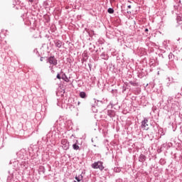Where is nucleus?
I'll list each match as a JSON object with an SVG mask.
<instances>
[{
	"instance_id": "nucleus-16",
	"label": "nucleus",
	"mask_w": 182,
	"mask_h": 182,
	"mask_svg": "<svg viewBox=\"0 0 182 182\" xmlns=\"http://www.w3.org/2000/svg\"><path fill=\"white\" fill-rule=\"evenodd\" d=\"M40 60H41V62H43V57H41V58H40Z\"/></svg>"
},
{
	"instance_id": "nucleus-23",
	"label": "nucleus",
	"mask_w": 182,
	"mask_h": 182,
	"mask_svg": "<svg viewBox=\"0 0 182 182\" xmlns=\"http://www.w3.org/2000/svg\"><path fill=\"white\" fill-rule=\"evenodd\" d=\"M115 171H118V169H115Z\"/></svg>"
},
{
	"instance_id": "nucleus-12",
	"label": "nucleus",
	"mask_w": 182,
	"mask_h": 182,
	"mask_svg": "<svg viewBox=\"0 0 182 182\" xmlns=\"http://www.w3.org/2000/svg\"><path fill=\"white\" fill-rule=\"evenodd\" d=\"M107 12L108 14H114V10L112 8H109Z\"/></svg>"
},
{
	"instance_id": "nucleus-6",
	"label": "nucleus",
	"mask_w": 182,
	"mask_h": 182,
	"mask_svg": "<svg viewBox=\"0 0 182 182\" xmlns=\"http://www.w3.org/2000/svg\"><path fill=\"white\" fill-rule=\"evenodd\" d=\"M75 182H83V176L82 175H78L77 176H75Z\"/></svg>"
},
{
	"instance_id": "nucleus-8",
	"label": "nucleus",
	"mask_w": 182,
	"mask_h": 182,
	"mask_svg": "<svg viewBox=\"0 0 182 182\" xmlns=\"http://www.w3.org/2000/svg\"><path fill=\"white\" fill-rule=\"evenodd\" d=\"M73 150H79L80 149V147L79 146V145H77V143H75L73 145Z\"/></svg>"
},
{
	"instance_id": "nucleus-14",
	"label": "nucleus",
	"mask_w": 182,
	"mask_h": 182,
	"mask_svg": "<svg viewBox=\"0 0 182 182\" xmlns=\"http://www.w3.org/2000/svg\"><path fill=\"white\" fill-rule=\"evenodd\" d=\"M56 77H57V79H61V77H60V74L58 73V74L57 75Z\"/></svg>"
},
{
	"instance_id": "nucleus-4",
	"label": "nucleus",
	"mask_w": 182,
	"mask_h": 182,
	"mask_svg": "<svg viewBox=\"0 0 182 182\" xmlns=\"http://www.w3.org/2000/svg\"><path fill=\"white\" fill-rule=\"evenodd\" d=\"M147 123H149V119H147V118H144V119L141 122V129H144V130H149V128H147L149 124H147Z\"/></svg>"
},
{
	"instance_id": "nucleus-1",
	"label": "nucleus",
	"mask_w": 182,
	"mask_h": 182,
	"mask_svg": "<svg viewBox=\"0 0 182 182\" xmlns=\"http://www.w3.org/2000/svg\"><path fill=\"white\" fill-rule=\"evenodd\" d=\"M46 63H49V69L51 71V73H55V70H53V66H56L58 65V60L55 56H50L46 60Z\"/></svg>"
},
{
	"instance_id": "nucleus-2",
	"label": "nucleus",
	"mask_w": 182,
	"mask_h": 182,
	"mask_svg": "<svg viewBox=\"0 0 182 182\" xmlns=\"http://www.w3.org/2000/svg\"><path fill=\"white\" fill-rule=\"evenodd\" d=\"M91 166L92 168H95V169L99 168L100 170H101V171L105 168V167L103 166V162L102 161L95 162L91 165Z\"/></svg>"
},
{
	"instance_id": "nucleus-18",
	"label": "nucleus",
	"mask_w": 182,
	"mask_h": 182,
	"mask_svg": "<svg viewBox=\"0 0 182 182\" xmlns=\"http://www.w3.org/2000/svg\"><path fill=\"white\" fill-rule=\"evenodd\" d=\"M145 32H149V28H146Z\"/></svg>"
},
{
	"instance_id": "nucleus-17",
	"label": "nucleus",
	"mask_w": 182,
	"mask_h": 182,
	"mask_svg": "<svg viewBox=\"0 0 182 182\" xmlns=\"http://www.w3.org/2000/svg\"><path fill=\"white\" fill-rule=\"evenodd\" d=\"M127 8H129V9L132 8V6L131 5H129L128 6H127Z\"/></svg>"
},
{
	"instance_id": "nucleus-19",
	"label": "nucleus",
	"mask_w": 182,
	"mask_h": 182,
	"mask_svg": "<svg viewBox=\"0 0 182 182\" xmlns=\"http://www.w3.org/2000/svg\"><path fill=\"white\" fill-rule=\"evenodd\" d=\"M35 0H28V1H30V2H33Z\"/></svg>"
},
{
	"instance_id": "nucleus-25",
	"label": "nucleus",
	"mask_w": 182,
	"mask_h": 182,
	"mask_svg": "<svg viewBox=\"0 0 182 182\" xmlns=\"http://www.w3.org/2000/svg\"><path fill=\"white\" fill-rule=\"evenodd\" d=\"M101 56H105V55L102 54V55H101Z\"/></svg>"
},
{
	"instance_id": "nucleus-5",
	"label": "nucleus",
	"mask_w": 182,
	"mask_h": 182,
	"mask_svg": "<svg viewBox=\"0 0 182 182\" xmlns=\"http://www.w3.org/2000/svg\"><path fill=\"white\" fill-rule=\"evenodd\" d=\"M54 43L55 45V48H62V42L60 40H55Z\"/></svg>"
},
{
	"instance_id": "nucleus-7",
	"label": "nucleus",
	"mask_w": 182,
	"mask_h": 182,
	"mask_svg": "<svg viewBox=\"0 0 182 182\" xmlns=\"http://www.w3.org/2000/svg\"><path fill=\"white\" fill-rule=\"evenodd\" d=\"M145 160H146V156L143 154H141L139 158V161H140L141 163H143V161H144Z\"/></svg>"
},
{
	"instance_id": "nucleus-22",
	"label": "nucleus",
	"mask_w": 182,
	"mask_h": 182,
	"mask_svg": "<svg viewBox=\"0 0 182 182\" xmlns=\"http://www.w3.org/2000/svg\"><path fill=\"white\" fill-rule=\"evenodd\" d=\"M79 105H80V102H77V105L79 106Z\"/></svg>"
},
{
	"instance_id": "nucleus-11",
	"label": "nucleus",
	"mask_w": 182,
	"mask_h": 182,
	"mask_svg": "<svg viewBox=\"0 0 182 182\" xmlns=\"http://www.w3.org/2000/svg\"><path fill=\"white\" fill-rule=\"evenodd\" d=\"M173 81V78H170V77H168L167 79H166V82H168V83H167V86H170V82H172Z\"/></svg>"
},
{
	"instance_id": "nucleus-3",
	"label": "nucleus",
	"mask_w": 182,
	"mask_h": 182,
	"mask_svg": "<svg viewBox=\"0 0 182 182\" xmlns=\"http://www.w3.org/2000/svg\"><path fill=\"white\" fill-rule=\"evenodd\" d=\"M61 146L63 150H68L69 149V142L67 139L61 140Z\"/></svg>"
},
{
	"instance_id": "nucleus-24",
	"label": "nucleus",
	"mask_w": 182,
	"mask_h": 182,
	"mask_svg": "<svg viewBox=\"0 0 182 182\" xmlns=\"http://www.w3.org/2000/svg\"><path fill=\"white\" fill-rule=\"evenodd\" d=\"M115 171H118V169H115Z\"/></svg>"
},
{
	"instance_id": "nucleus-21",
	"label": "nucleus",
	"mask_w": 182,
	"mask_h": 182,
	"mask_svg": "<svg viewBox=\"0 0 182 182\" xmlns=\"http://www.w3.org/2000/svg\"><path fill=\"white\" fill-rule=\"evenodd\" d=\"M97 103H99V102H100V103H102V101L97 100Z\"/></svg>"
},
{
	"instance_id": "nucleus-9",
	"label": "nucleus",
	"mask_w": 182,
	"mask_h": 182,
	"mask_svg": "<svg viewBox=\"0 0 182 182\" xmlns=\"http://www.w3.org/2000/svg\"><path fill=\"white\" fill-rule=\"evenodd\" d=\"M80 97L82 99H86V92H80Z\"/></svg>"
},
{
	"instance_id": "nucleus-20",
	"label": "nucleus",
	"mask_w": 182,
	"mask_h": 182,
	"mask_svg": "<svg viewBox=\"0 0 182 182\" xmlns=\"http://www.w3.org/2000/svg\"><path fill=\"white\" fill-rule=\"evenodd\" d=\"M171 99H172L171 97H168V100H171Z\"/></svg>"
},
{
	"instance_id": "nucleus-10",
	"label": "nucleus",
	"mask_w": 182,
	"mask_h": 182,
	"mask_svg": "<svg viewBox=\"0 0 182 182\" xmlns=\"http://www.w3.org/2000/svg\"><path fill=\"white\" fill-rule=\"evenodd\" d=\"M61 78L63 79V80H65V82L68 80V77L66 76V74H63Z\"/></svg>"
},
{
	"instance_id": "nucleus-13",
	"label": "nucleus",
	"mask_w": 182,
	"mask_h": 182,
	"mask_svg": "<svg viewBox=\"0 0 182 182\" xmlns=\"http://www.w3.org/2000/svg\"><path fill=\"white\" fill-rule=\"evenodd\" d=\"M113 112L112 111H108V116H110V117H113Z\"/></svg>"
},
{
	"instance_id": "nucleus-15",
	"label": "nucleus",
	"mask_w": 182,
	"mask_h": 182,
	"mask_svg": "<svg viewBox=\"0 0 182 182\" xmlns=\"http://www.w3.org/2000/svg\"><path fill=\"white\" fill-rule=\"evenodd\" d=\"M176 4H180L181 2V0H174Z\"/></svg>"
}]
</instances>
